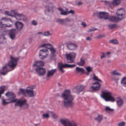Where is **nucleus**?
Segmentation results:
<instances>
[{"instance_id":"obj_1","label":"nucleus","mask_w":126,"mask_h":126,"mask_svg":"<svg viewBox=\"0 0 126 126\" xmlns=\"http://www.w3.org/2000/svg\"><path fill=\"white\" fill-rule=\"evenodd\" d=\"M62 96L64 99L63 104L64 106L67 107H71L73 106V97L71 94V92L69 90L64 91Z\"/></svg>"},{"instance_id":"obj_2","label":"nucleus","mask_w":126,"mask_h":126,"mask_svg":"<svg viewBox=\"0 0 126 126\" xmlns=\"http://www.w3.org/2000/svg\"><path fill=\"white\" fill-rule=\"evenodd\" d=\"M8 98V99L5 100L2 99V103L3 105H6L7 104L12 102H15L16 101V99H15L16 95L13 93L11 92H7L5 94Z\"/></svg>"},{"instance_id":"obj_3","label":"nucleus","mask_w":126,"mask_h":126,"mask_svg":"<svg viewBox=\"0 0 126 126\" xmlns=\"http://www.w3.org/2000/svg\"><path fill=\"white\" fill-rule=\"evenodd\" d=\"M102 93L101 96L106 101L114 102L115 101V99L112 96V93L111 92L102 91Z\"/></svg>"},{"instance_id":"obj_4","label":"nucleus","mask_w":126,"mask_h":126,"mask_svg":"<svg viewBox=\"0 0 126 126\" xmlns=\"http://www.w3.org/2000/svg\"><path fill=\"white\" fill-rule=\"evenodd\" d=\"M60 122L64 126H77V124L73 121H70L67 119H60Z\"/></svg>"},{"instance_id":"obj_5","label":"nucleus","mask_w":126,"mask_h":126,"mask_svg":"<svg viewBox=\"0 0 126 126\" xmlns=\"http://www.w3.org/2000/svg\"><path fill=\"white\" fill-rule=\"evenodd\" d=\"M67 62L69 63H73L74 60L76 58V54L73 52L69 53L66 54Z\"/></svg>"},{"instance_id":"obj_6","label":"nucleus","mask_w":126,"mask_h":126,"mask_svg":"<svg viewBox=\"0 0 126 126\" xmlns=\"http://www.w3.org/2000/svg\"><path fill=\"white\" fill-rule=\"evenodd\" d=\"M10 59L11 61L8 63L9 66L11 68L15 67L17 64V62L19 58H14L10 55Z\"/></svg>"},{"instance_id":"obj_7","label":"nucleus","mask_w":126,"mask_h":126,"mask_svg":"<svg viewBox=\"0 0 126 126\" xmlns=\"http://www.w3.org/2000/svg\"><path fill=\"white\" fill-rule=\"evenodd\" d=\"M76 66L75 64H63L61 63H59L58 64V67L60 72L62 73L64 72V71L62 69L63 68L65 67H69L72 68Z\"/></svg>"},{"instance_id":"obj_8","label":"nucleus","mask_w":126,"mask_h":126,"mask_svg":"<svg viewBox=\"0 0 126 126\" xmlns=\"http://www.w3.org/2000/svg\"><path fill=\"white\" fill-rule=\"evenodd\" d=\"M123 18L116 16H111L109 17V20L112 22H117L121 20Z\"/></svg>"},{"instance_id":"obj_9","label":"nucleus","mask_w":126,"mask_h":126,"mask_svg":"<svg viewBox=\"0 0 126 126\" xmlns=\"http://www.w3.org/2000/svg\"><path fill=\"white\" fill-rule=\"evenodd\" d=\"M48 51L47 49H43L40 50L39 53V56L41 59L46 58L47 56Z\"/></svg>"},{"instance_id":"obj_10","label":"nucleus","mask_w":126,"mask_h":126,"mask_svg":"<svg viewBox=\"0 0 126 126\" xmlns=\"http://www.w3.org/2000/svg\"><path fill=\"white\" fill-rule=\"evenodd\" d=\"M17 33V31L16 29H11L9 32L10 37L12 40H14L15 38L16 34Z\"/></svg>"},{"instance_id":"obj_11","label":"nucleus","mask_w":126,"mask_h":126,"mask_svg":"<svg viewBox=\"0 0 126 126\" xmlns=\"http://www.w3.org/2000/svg\"><path fill=\"white\" fill-rule=\"evenodd\" d=\"M35 70L40 76L43 75L46 72V69L45 68L39 67L36 68Z\"/></svg>"},{"instance_id":"obj_12","label":"nucleus","mask_w":126,"mask_h":126,"mask_svg":"<svg viewBox=\"0 0 126 126\" xmlns=\"http://www.w3.org/2000/svg\"><path fill=\"white\" fill-rule=\"evenodd\" d=\"M27 102V100L26 99L19 100L15 103V106L21 107L25 104Z\"/></svg>"},{"instance_id":"obj_13","label":"nucleus","mask_w":126,"mask_h":126,"mask_svg":"<svg viewBox=\"0 0 126 126\" xmlns=\"http://www.w3.org/2000/svg\"><path fill=\"white\" fill-rule=\"evenodd\" d=\"M93 86L91 87L90 89L92 91L98 90L101 84L98 82H95L93 84Z\"/></svg>"},{"instance_id":"obj_14","label":"nucleus","mask_w":126,"mask_h":126,"mask_svg":"<svg viewBox=\"0 0 126 126\" xmlns=\"http://www.w3.org/2000/svg\"><path fill=\"white\" fill-rule=\"evenodd\" d=\"M15 25L17 30L19 31L22 29L24 26V24L22 22L18 21L15 23Z\"/></svg>"},{"instance_id":"obj_15","label":"nucleus","mask_w":126,"mask_h":126,"mask_svg":"<svg viewBox=\"0 0 126 126\" xmlns=\"http://www.w3.org/2000/svg\"><path fill=\"white\" fill-rule=\"evenodd\" d=\"M56 71V69H52L48 70L47 73V77L48 78L53 76Z\"/></svg>"},{"instance_id":"obj_16","label":"nucleus","mask_w":126,"mask_h":126,"mask_svg":"<svg viewBox=\"0 0 126 126\" xmlns=\"http://www.w3.org/2000/svg\"><path fill=\"white\" fill-rule=\"evenodd\" d=\"M125 13V12L123 8H121L120 9L117 11L116 14L118 16V17H120V16L122 17L123 16V15Z\"/></svg>"},{"instance_id":"obj_17","label":"nucleus","mask_w":126,"mask_h":126,"mask_svg":"<svg viewBox=\"0 0 126 126\" xmlns=\"http://www.w3.org/2000/svg\"><path fill=\"white\" fill-rule=\"evenodd\" d=\"M10 71L7 69V67L5 66L3 67L2 69L0 70V73L2 75H4Z\"/></svg>"},{"instance_id":"obj_18","label":"nucleus","mask_w":126,"mask_h":126,"mask_svg":"<svg viewBox=\"0 0 126 126\" xmlns=\"http://www.w3.org/2000/svg\"><path fill=\"white\" fill-rule=\"evenodd\" d=\"M84 88V87L82 85H80V86H77L75 88L76 92L79 93L80 92L83 91Z\"/></svg>"},{"instance_id":"obj_19","label":"nucleus","mask_w":126,"mask_h":126,"mask_svg":"<svg viewBox=\"0 0 126 126\" xmlns=\"http://www.w3.org/2000/svg\"><path fill=\"white\" fill-rule=\"evenodd\" d=\"M33 91L32 89H26V94L29 97L34 96Z\"/></svg>"},{"instance_id":"obj_20","label":"nucleus","mask_w":126,"mask_h":126,"mask_svg":"<svg viewBox=\"0 0 126 126\" xmlns=\"http://www.w3.org/2000/svg\"><path fill=\"white\" fill-rule=\"evenodd\" d=\"M11 12L12 14H13L15 16H16L19 17V18L20 17L23 18V17L24 16V15H23L16 12L15 10H11Z\"/></svg>"},{"instance_id":"obj_21","label":"nucleus","mask_w":126,"mask_h":126,"mask_svg":"<svg viewBox=\"0 0 126 126\" xmlns=\"http://www.w3.org/2000/svg\"><path fill=\"white\" fill-rule=\"evenodd\" d=\"M44 65V63L41 61H38L35 62L34 64H33V66H37L39 67V66H43Z\"/></svg>"},{"instance_id":"obj_22","label":"nucleus","mask_w":126,"mask_h":126,"mask_svg":"<svg viewBox=\"0 0 126 126\" xmlns=\"http://www.w3.org/2000/svg\"><path fill=\"white\" fill-rule=\"evenodd\" d=\"M117 99H118V100L117 101V103L118 106L119 107H121L122 106L123 104V100L120 97H118Z\"/></svg>"},{"instance_id":"obj_23","label":"nucleus","mask_w":126,"mask_h":126,"mask_svg":"<svg viewBox=\"0 0 126 126\" xmlns=\"http://www.w3.org/2000/svg\"><path fill=\"white\" fill-rule=\"evenodd\" d=\"M76 72L77 74H78L80 72H81V73H84V70L82 68H79L76 67Z\"/></svg>"},{"instance_id":"obj_24","label":"nucleus","mask_w":126,"mask_h":126,"mask_svg":"<svg viewBox=\"0 0 126 126\" xmlns=\"http://www.w3.org/2000/svg\"><path fill=\"white\" fill-rule=\"evenodd\" d=\"M19 94H21L25 96H27L26 94V90H25L23 89L20 88L19 89Z\"/></svg>"},{"instance_id":"obj_25","label":"nucleus","mask_w":126,"mask_h":126,"mask_svg":"<svg viewBox=\"0 0 126 126\" xmlns=\"http://www.w3.org/2000/svg\"><path fill=\"white\" fill-rule=\"evenodd\" d=\"M52 47L53 46L52 45L49 43L44 44L39 46V47Z\"/></svg>"},{"instance_id":"obj_26","label":"nucleus","mask_w":126,"mask_h":126,"mask_svg":"<svg viewBox=\"0 0 126 126\" xmlns=\"http://www.w3.org/2000/svg\"><path fill=\"white\" fill-rule=\"evenodd\" d=\"M5 88L6 86H1L0 87V98L1 97V94L4 93Z\"/></svg>"},{"instance_id":"obj_27","label":"nucleus","mask_w":126,"mask_h":126,"mask_svg":"<svg viewBox=\"0 0 126 126\" xmlns=\"http://www.w3.org/2000/svg\"><path fill=\"white\" fill-rule=\"evenodd\" d=\"M66 45L67 47H77V46L75 44H73L70 42H68L67 44H65Z\"/></svg>"},{"instance_id":"obj_28","label":"nucleus","mask_w":126,"mask_h":126,"mask_svg":"<svg viewBox=\"0 0 126 126\" xmlns=\"http://www.w3.org/2000/svg\"><path fill=\"white\" fill-rule=\"evenodd\" d=\"M52 9V6H46L45 7V11L46 13L49 12Z\"/></svg>"},{"instance_id":"obj_29","label":"nucleus","mask_w":126,"mask_h":126,"mask_svg":"<svg viewBox=\"0 0 126 126\" xmlns=\"http://www.w3.org/2000/svg\"><path fill=\"white\" fill-rule=\"evenodd\" d=\"M85 63L84 60L82 59V58H81L80 59V62L77 63V64L80 66H83L84 64Z\"/></svg>"},{"instance_id":"obj_30","label":"nucleus","mask_w":126,"mask_h":126,"mask_svg":"<svg viewBox=\"0 0 126 126\" xmlns=\"http://www.w3.org/2000/svg\"><path fill=\"white\" fill-rule=\"evenodd\" d=\"M102 116L98 115V116L95 118V120L97 121L98 122L100 123L102 120Z\"/></svg>"},{"instance_id":"obj_31","label":"nucleus","mask_w":126,"mask_h":126,"mask_svg":"<svg viewBox=\"0 0 126 126\" xmlns=\"http://www.w3.org/2000/svg\"><path fill=\"white\" fill-rule=\"evenodd\" d=\"M104 14V12H100L98 13V14L97 15L98 18L101 19L103 18Z\"/></svg>"},{"instance_id":"obj_32","label":"nucleus","mask_w":126,"mask_h":126,"mask_svg":"<svg viewBox=\"0 0 126 126\" xmlns=\"http://www.w3.org/2000/svg\"><path fill=\"white\" fill-rule=\"evenodd\" d=\"M108 27L111 29L115 28L118 27L117 25L116 24H109L108 25Z\"/></svg>"},{"instance_id":"obj_33","label":"nucleus","mask_w":126,"mask_h":126,"mask_svg":"<svg viewBox=\"0 0 126 126\" xmlns=\"http://www.w3.org/2000/svg\"><path fill=\"white\" fill-rule=\"evenodd\" d=\"M110 74L111 75H115L118 76L122 75V74H121L117 72L115 70H113L110 73Z\"/></svg>"},{"instance_id":"obj_34","label":"nucleus","mask_w":126,"mask_h":126,"mask_svg":"<svg viewBox=\"0 0 126 126\" xmlns=\"http://www.w3.org/2000/svg\"><path fill=\"white\" fill-rule=\"evenodd\" d=\"M121 84L122 85L125 86L126 87V77H124L122 79L121 81Z\"/></svg>"},{"instance_id":"obj_35","label":"nucleus","mask_w":126,"mask_h":126,"mask_svg":"<svg viewBox=\"0 0 126 126\" xmlns=\"http://www.w3.org/2000/svg\"><path fill=\"white\" fill-rule=\"evenodd\" d=\"M120 0H114L112 3L114 5H117L120 4Z\"/></svg>"},{"instance_id":"obj_36","label":"nucleus","mask_w":126,"mask_h":126,"mask_svg":"<svg viewBox=\"0 0 126 126\" xmlns=\"http://www.w3.org/2000/svg\"><path fill=\"white\" fill-rule=\"evenodd\" d=\"M104 17L103 18L106 20L108 19L109 20V14L108 13L104 12Z\"/></svg>"},{"instance_id":"obj_37","label":"nucleus","mask_w":126,"mask_h":126,"mask_svg":"<svg viewBox=\"0 0 126 126\" xmlns=\"http://www.w3.org/2000/svg\"><path fill=\"white\" fill-rule=\"evenodd\" d=\"M57 22H59L61 24L63 25L65 23L64 19H59L56 21Z\"/></svg>"},{"instance_id":"obj_38","label":"nucleus","mask_w":126,"mask_h":126,"mask_svg":"<svg viewBox=\"0 0 126 126\" xmlns=\"http://www.w3.org/2000/svg\"><path fill=\"white\" fill-rule=\"evenodd\" d=\"M86 69L88 73H89L93 71L92 68L90 66H88L86 67Z\"/></svg>"},{"instance_id":"obj_39","label":"nucleus","mask_w":126,"mask_h":126,"mask_svg":"<svg viewBox=\"0 0 126 126\" xmlns=\"http://www.w3.org/2000/svg\"><path fill=\"white\" fill-rule=\"evenodd\" d=\"M49 117V115L48 114H44L42 115V118L45 119V118L48 119Z\"/></svg>"},{"instance_id":"obj_40","label":"nucleus","mask_w":126,"mask_h":126,"mask_svg":"<svg viewBox=\"0 0 126 126\" xmlns=\"http://www.w3.org/2000/svg\"><path fill=\"white\" fill-rule=\"evenodd\" d=\"M109 42L110 43L114 44H116L118 43V41L116 39H113L110 40Z\"/></svg>"},{"instance_id":"obj_41","label":"nucleus","mask_w":126,"mask_h":126,"mask_svg":"<svg viewBox=\"0 0 126 126\" xmlns=\"http://www.w3.org/2000/svg\"><path fill=\"white\" fill-rule=\"evenodd\" d=\"M93 79L94 80L100 81L101 82H102V81L101 80L99 79H98V77L95 75L94 74L93 75Z\"/></svg>"},{"instance_id":"obj_42","label":"nucleus","mask_w":126,"mask_h":126,"mask_svg":"<svg viewBox=\"0 0 126 126\" xmlns=\"http://www.w3.org/2000/svg\"><path fill=\"white\" fill-rule=\"evenodd\" d=\"M18 19L19 20H21L22 19L23 21L24 22H27L28 21L27 19L25 16L24 15V16H23V18L20 17Z\"/></svg>"},{"instance_id":"obj_43","label":"nucleus","mask_w":126,"mask_h":126,"mask_svg":"<svg viewBox=\"0 0 126 126\" xmlns=\"http://www.w3.org/2000/svg\"><path fill=\"white\" fill-rule=\"evenodd\" d=\"M51 34V33H50L49 32L47 31L44 32L43 35L45 36H50Z\"/></svg>"},{"instance_id":"obj_44","label":"nucleus","mask_w":126,"mask_h":126,"mask_svg":"<svg viewBox=\"0 0 126 126\" xmlns=\"http://www.w3.org/2000/svg\"><path fill=\"white\" fill-rule=\"evenodd\" d=\"M60 14L61 15H66L68 14V11H64V10H63V11L61 12Z\"/></svg>"},{"instance_id":"obj_45","label":"nucleus","mask_w":126,"mask_h":126,"mask_svg":"<svg viewBox=\"0 0 126 126\" xmlns=\"http://www.w3.org/2000/svg\"><path fill=\"white\" fill-rule=\"evenodd\" d=\"M1 20H3L4 21H7L8 20H9L11 21V22L12 23V21L11 20V19L10 18H7L6 17H4V18H2L1 19Z\"/></svg>"},{"instance_id":"obj_46","label":"nucleus","mask_w":126,"mask_h":126,"mask_svg":"<svg viewBox=\"0 0 126 126\" xmlns=\"http://www.w3.org/2000/svg\"><path fill=\"white\" fill-rule=\"evenodd\" d=\"M49 49L51 52L53 53H54L55 52V49L54 48H46Z\"/></svg>"},{"instance_id":"obj_47","label":"nucleus","mask_w":126,"mask_h":126,"mask_svg":"<svg viewBox=\"0 0 126 126\" xmlns=\"http://www.w3.org/2000/svg\"><path fill=\"white\" fill-rule=\"evenodd\" d=\"M125 123L124 122H120L118 124L119 126H124L125 125Z\"/></svg>"},{"instance_id":"obj_48","label":"nucleus","mask_w":126,"mask_h":126,"mask_svg":"<svg viewBox=\"0 0 126 126\" xmlns=\"http://www.w3.org/2000/svg\"><path fill=\"white\" fill-rule=\"evenodd\" d=\"M31 23L33 25L35 26L37 25V22L36 21L33 20L31 22Z\"/></svg>"},{"instance_id":"obj_49","label":"nucleus","mask_w":126,"mask_h":126,"mask_svg":"<svg viewBox=\"0 0 126 126\" xmlns=\"http://www.w3.org/2000/svg\"><path fill=\"white\" fill-rule=\"evenodd\" d=\"M105 110L106 111H112L113 110L110 108L109 107H107L106 108Z\"/></svg>"},{"instance_id":"obj_50","label":"nucleus","mask_w":126,"mask_h":126,"mask_svg":"<svg viewBox=\"0 0 126 126\" xmlns=\"http://www.w3.org/2000/svg\"><path fill=\"white\" fill-rule=\"evenodd\" d=\"M5 13L8 16L13 17L14 16L12 15L11 14H10L9 13V11H5Z\"/></svg>"},{"instance_id":"obj_51","label":"nucleus","mask_w":126,"mask_h":126,"mask_svg":"<svg viewBox=\"0 0 126 126\" xmlns=\"http://www.w3.org/2000/svg\"><path fill=\"white\" fill-rule=\"evenodd\" d=\"M1 39L3 40V43H6V39L4 37V36L3 35L1 36Z\"/></svg>"},{"instance_id":"obj_52","label":"nucleus","mask_w":126,"mask_h":126,"mask_svg":"<svg viewBox=\"0 0 126 126\" xmlns=\"http://www.w3.org/2000/svg\"><path fill=\"white\" fill-rule=\"evenodd\" d=\"M64 20L65 23L66 22L71 21V20L68 18H66L64 19Z\"/></svg>"},{"instance_id":"obj_53","label":"nucleus","mask_w":126,"mask_h":126,"mask_svg":"<svg viewBox=\"0 0 126 126\" xmlns=\"http://www.w3.org/2000/svg\"><path fill=\"white\" fill-rule=\"evenodd\" d=\"M102 56H101V58L102 59L103 58H105V54L104 52H102Z\"/></svg>"},{"instance_id":"obj_54","label":"nucleus","mask_w":126,"mask_h":126,"mask_svg":"<svg viewBox=\"0 0 126 126\" xmlns=\"http://www.w3.org/2000/svg\"><path fill=\"white\" fill-rule=\"evenodd\" d=\"M96 30H97V29L96 28H92V29H89L88 31V32H91V31H94Z\"/></svg>"},{"instance_id":"obj_55","label":"nucleus","mask_w":126,"mask_h":126,"mask_svg":"<svg viewBox=\"0 0 126 126\" xmlns=\"http://www.w3.org/2000/svg\"><path fill=\"white\" fill-rule=\"evenodd\" d=\"M68 14L69 13H71L72 14H73L74 13V12L72 10H71L70 11L68 12Z\"/></svg>"},{"instance_id":"obj_56","label":"nucleus","mask_w":126,"mask_h":126,"mask_svg":"<svg viewBox=\"0 0 126 126\" xmlns=\"http://www.w3.org/2000/svg\"><path fill=\"white\" fill-rule=\"evenodd\" d=\"M4 25V26L5 27H10L12 26V25L10 24H9L8 25H7V24H3Z\"/></svg>"},{"instance_id":"obj_57","label":"nucleus","mask_w":126,"mask_h":126,"mask_svg":"<svg viewBox=\"0 0 126 126\" xmlns=\"http://www.w3.org/2000/svg\"><path fill=\"white\" fill-rule=\"evenodd\" d=\"M103 37V36L102 35H99L97 36L96 37H95L96 38H99L102 37Z\"/></svg>"},{"instance_id":"obj_58","label":"nucleus","mask_w":126,"mask_h":126,"mask_svg":"<svg viewBox=\"0 0 126 126\" xmlns=\"http://www.w3.org/2000/svg\"><path fill=\"white\" fill-rule=\"evenodd\" d=\"M58 9L59 10L62 12L63 11V9L61 7H59L58 8Z\"/></svg>"},{"instance_id":"obj_59","label":"nucleus","mask_w":126,"mask_h":126,"mask_svg":"<svg viewBox=\"0 0 126 126\" xmlns=\"http://www.w3.org/2000/svg\"><path fill=\"white\" fill-rule=\"evenodd\" d=\"M58 9L59 10L62 12L63 11V9L61 7H59L58 8Z\"/></svg>"},{"instance_id":"obj_60","label":"nucleus","mask_w":126,"mask_h":126,"mask_svg":"<svg viewBox=\"0 0 126 126\" xmlns=\"http://www.w3.org/2000/svg\"><path fill=\"white\" fill-rule=\"evenodd\" d=\"M112 80H113L116 81V80H118V79L117 78L115 77H113L112 78Z\"/></svg>"},{"instance_id":"obj_61","label":"nucleus","mask_w":126,"mask_h":126,"mask_svg":"<svg viewBox=\"0 0 126 126\" xmlns=\"http://www.w3.org/2000/svg\"><path fill=\"white\" fill-rule=\"evenodd\" d=\"M86 39L87 41L90 40L91 39V38L89 37H88L86 38Z\"/></svg>"},{"instance_id":"obj_62","label":"nucleus","mask_w":126,"mask_h":126,"mask_svg":"<svg viewBox=\"0 0 126 126\" xmlns=\"http://www.w3.org/2000/svg\"><path fill=\"white\" fill-rule=\"evenodd\" d=\"M50 113L51 114V115L52 116H53L55 115V113L54 112H53L51 111V112H50Z\"/></svg>"},{"instance_id":"obj_63","label":"nucleus","mask_w":126,"mask_h":126,"mask_svg":"<svg viewBox=\"0 0 126 126\" xmlns=\"http://www.w3.org/2000/svg\"><path fill=\"white\" fill-rule=\"evenodd\" d=\"M52 117L53 118L55 119H56L58 117L55 114V115Z\"/></svg>"},{"instance_id":"obj_64","label":"nucleus","mask_w":126,"mask_h":126,"mask_svg":"<svg viewBox=\"0 0 126 126\" xmlns=\"http://www.w3.org/2000/svg\"><path fill=\"white\" fill-rule=\"evenodd\" d=\"M84 27L86 26V24L84 22H82L81 24Z\"/></svg>"}]
</instances>
